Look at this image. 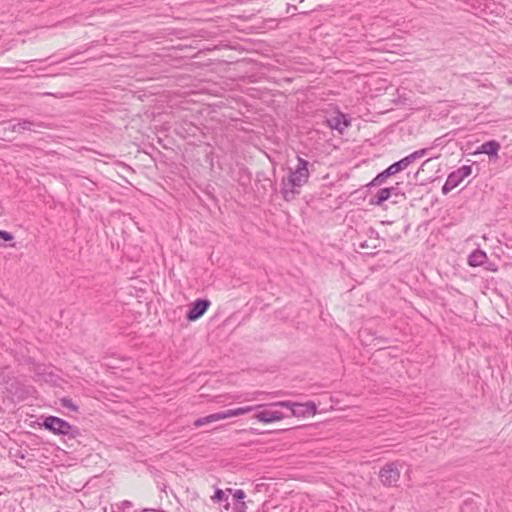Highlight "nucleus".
I'll use <instances>...</instances> for the list:
<instances>
[{"label":"nucleus","instance_id":"obj_1","mask_svg":"<svg viewBox=\"0 0 512 512\" xmlns=\"http://www.w3.org/2000/svg\"><path fill=\"white\" fill-rule=\"evenodd\" d=\"M298 164L294 170L289 171L287 178L282 179L281 193L285 201L290 202L300 194L299 188L309 180L308 170L309 162L301 157H297Z\"/></svg>","mask_w":512,"mask_h":512},{"label":"nucleus","instance_id":"obj_2","mask_svg":"<svg viewBox=\"0 0 512 512\" xmlns=\"http://www.w3.org/2000/svg\"><path fill=\"white\" fill-rule=\"evenodd\" d=\"M0 384L5 387L11 398L17 401H23L36 393V389L32 385L19 380L6 370L0 371Z\"/></svg>","mask_w":512,"mask_h":512},{"label":"nucleus","instance_id":"obj_3","mask_svg":"<svg viewBox=\"0 0 512 512\" xmlns=\"http://www.w3.org/2000/svg\"><path fill=\"white\" fill-rule=\"evenodd\" d=\"M428 148H423L413 153L407 155L406 157L400 159L397 162H394L390 166H388L385 170L380 172L372 179L370 183L367 184L368 188L376 187L382 185L389 177L395 175L396 173L406 169L410 164L415 162L417 159L425 156L428 152Z\"/></svg>","mask_w":512,"mask_h":512},{"label":"nucleus","instance_id":"obj_4","mask_svg":"<svg viewBox=\"0 0 512 512\" xmlns=\"http://www.w3.org/2000/svg\"><path fill=\"white\" fill-rule=\"evenodd\" d=\"M41 426L55 435H61L68 439H77L82 435L77 426L71 425L66 420L57 416H46L43 418Z\"/></svg>","mask_w":512,"mask_h":512},{"label":"nucleus","instance_id":"obj_5","mask_svg":"<svg viewBox=\"0 0 512 512\" xmlns=\"http://www.w3.org/2000/svg\"><path fill=\"white\" fill-rule=\"evenodd\" d=\"M50 125L46 122L31 119H20L17 123L12 121L3 122L0 124V133L12 132L23 133L24 131L41 132V130L49 129Z\"/></svg>","mask_w":512,"mask_h":512},{"label":"nucleus","instance_id":"obj_6","mask_svg":"<svg viewBox=\"0 0 512 512\" xmlns=\"http://www.w3.org/2000/svg\"><path fill=\"white\" fill-rule=\"evenodd\" d=\"M270 408L280 407L286 408L289 413V417H306L310 415H314L317 411L316 404L312 401H308L306 403H298L292 401H278L268 405Z\"/></svg>","mask_w":512,"mask_h":512},{"label":"nucleus","instance_id":"obj_7","mask_svg":"<svg viewBox=\"0 0 512 512\" xmlns=\"http://www.w3.org/2000/svg\"><path fill=\"white\" fill-rule=\"evenodd\" d=\"M400 467L398 461L385 464L379 471L380 482L385 487H396L400 480Z\"/></svg>","mask_w":512,"mask_h":512},{"label":"nucleus","instance_id":"obj_8","mask_svg":"<svg viewBox=\"0 0 512 512\" xmlns=\"http://www.w3.org/2000/svg\"><path fill=\"white\" fill-rule=\"evenodd\" d=\"M208 299H197L195 300L189 310L186 313V319L188 321H196L201 318L210 306Z\"/></svg>","mask_w":512,"mask_h":512},{"label":"nucleus","instance_id":"obj_9","mask_svg":"<svg viewBox=\"0 0 512 512\" xmlns=\"http://www.w3.org/2000/svg\"><path fill=\"white\" fill-rule=\"evenodd\" d=\"M289 415L287 413H284L280 410H271V409H265L258 411L254 418L257 419L260 422L263 423H272L275 421H280L284 418H288Z\"/></svg>","mask_w":512,"mask_h":512},{"label":"nucleus","instance_id":"obj_10","mask_svg":"<svg viewBox=\"0 0 512 512\" xmlns=\"http://www.w3.org/2000/svg\"><path fill=\"white\" fill-rule=\"evenodd\" d=\"M330 128L338 130L342 133L346 128L351 125V119L348 115L337 112L336 115L327 119Z\"/></svg>","mask_w":512,"mask_h":512},{"label":"nucleus","instance_id":"obj_11","mask_svg":"<svg viewBox=\"0 0 512 512\" xmlns=\"http://www.w3.org/2000/svg\"><path fill=\"white\" fill-rule=\"evenodd\" d=\"M501 148V145L496 140H489L481 144L474 154H487L490 159H498V152Z\"/></svg>","mask_w":512,"mask_h":512},{"label":"nucleus","instance_id":"obj_12","mask_svg":"<svg viewBox=\"0 0 512 512\" xmlns=\"http://www.w3.org/2000/svg\"><path fill=\"white\" fill-rule=\"evenodd\" d=\"M462 181H463V179L457 173L456 170L451 172L448 175L444 185L442 186V193L444 195L448 194L450 191H452L454 188H456Z\"/></svg>","mask_w":512,"mask_h":512},{"label":"nucleus","instance_id":"obj_13","mask_svg":"<svg viewBox=\"0 0 512 512\" xmlns=\"http://www.w3.org/2000/svg\"><path fill=\"white\" fill-rule=\"evenodd\" d=\"M392 196V190L386 188H381L377 191V193L369 200L371 205L381 206L385 201H387Z\"/></svg>","mask_w":512,"mask_h":512},{"label":"nucleus","instance_id":"obj_14","mask_svg":"<svg viewBox=\"0 0 512 512\" xmlns=\"http://www.w3.org/2000/svg\"><path fill=\"white\" fill-rule=\"evenodd\" d=\"M487 260V254L480 250H474L468 257V264L472 267L483 265Z\"/></svg>","mask_w":512,"mask_h":512},{"label":"nucleus","instance_id":"obj_15","mask_svg":"<svg viewBox=\"0 0 512 512\" xmlns=\"http://www.w3.org/2000/svg\"><path fill=\"white\" fill-rule=\"evenodd\" d=\"M223 419H224L223 412H217V413H213V414H210V415H207V416L200 417V418L196 419L194 421L193 425L196 428H198V427H201V426H204V425H208V424H211V423H214L216 421L223 420Z\"/></svg>","mask_w":512,"mask_h":512},{"label":"nucleus","instance_id":"obj_16","mask_svg":"<svg viewBox=\"0 0 512 512\" xmlns=\"http://www.w3.org/2000/svg\"><path fill=\"white\" fill-rule=\"evenodd\" d=\"M261 407H263V405L246 406V407H239V408H235V409H228V410L222 411V412L224 415V419H226V418L235 417V416L249 413V412L256 410L258 408H261Z\"/></svg>","mask_w":512,"mask_h":512},{"label":"nucleus","instance_id":"obj_17","mask_svg":"<svg viewBox=\"0 0 512 512\" xmlns=\"http://www.w3.org/2000/svg\"><path fill=\"white\" fill-rule=\"evenodd\" d=\"M212 500L214 502H221L224 501L223 508L225 510H229L231 508L230 503L228 501V497L225 495V492L222 489L217 488L214 492V495L212 496Z\"/></svg>","mask_w":512,"mask_h":512},{"label":"nucleus","instance_id":"obj_18","mask_svg":"<svg viewBox=\"0 0 512 512\" xmlns=\"http://www.w3.org/2000/svg\"><path fill=\"white\" fill-rule=\"evenodd\" d=\"M60 401H61V405L63 407H65L71 411L77 412L79 409V407L76 404H74V402L70 398L64 397Z\"/></svg>","mask_w":512,"mask_h":512},{"label":"nucleus","instance_id":"obj_19","mask_svg":"<svg viewBox=\"0 0 512 512\" xmlns=\"http://www.w3.org/2000/svg\"><path fill=\"white\" fill-rule=\"evenodd\" d=\"M456 171L461 176V178L464 180L465 178H467L468 176L471 175L472 167L469 165H464V166L458 168Z\"/></svg>","mask_w":512,"mask_h":512},{"label":"nucleus","instance_id":"obj_20","mask_svg":"<svg viewBox=\"0 0 512 512\" xmlns=\"http://www.w3.org/2000/svg\"><path fill=\"white\" fill-rule=\"evenodd\" d=\"M246 497V493L242 489H237L233 493L234 503L243 502Z\"/></svg>","mask_w":512,"mask_h":512},{"label":"nucleus","instance_id":"obj_21","mask_svg":"<svg viewBox=\"0 0 512 512\" xmlns=\"http://www.w3.org/2000/svg\"><path fill=\"white\" fill-rule=\"evenodd\" d=\"M234 512H247V502L234 503Z\"/></svg>","mask_w":512,"mask_h":512},{"label":"nucleus","instance_id":"obj_22","mask_svg":"<svg viewBox=\"0 0 512 512\" xmlns=\"http://www.w3.org/2000/svg\"><path fill=\"white\" fill-rule=\"evenodd\" d=\"M33 371H34V373H35L37 376H43V375H45V373H46L45 365H42V364H36V365L34 366Z\"/></svg>","mask_w":512,"mask_h":512},{"label":"nucleus","instance_id":"obj_23","mask_svg":"<svg viewBox=\"0 0 512 512\" xmlns=\"http://www.w3.org/2000/svg\"><path fill=\"white\" fill-rule=\"evenodd\" d=\"M0 239H3L5 241H12L14 239V236L12 233L8 231L0 230Z\"/></svg>","mask_w":512,"mask_h":512},{"label":"nucleus","instance_id":"obj_24","mask_svg":"<svg viewBox=\"0 0 512 512\" xmlns=\"http://www.w3.org/2000/svg\"><path fill=\"white\" fill-rule=\"evenodd\" d=\"M399 183L396 184V186L387 187L389 190H392V195L398 196V195H404L400 192Z\"/></svg>","mask_w":512,"mask_h":512},{"label":"nucleus","instance_id":"obj_25","mask_svg":"<svg viewBox=\"0 0 512 512\" xmlns=\"http://www.w3.org/2000/svg\"><path fill=\"white\" fill-rule=\"evenodd\" d=\"M133 506L132 502L129 501V500H124L122 503H121V508L122 509H128V508H131Z\"/></svg>","mask_w":512,"mask_h":512},{"label":"nucleus","instance_id":"obj_26","mask_svg":"<svg viewBox=\"0 0 512 512\" xmlns=\"http://www.w3.org/2000/svg\"><path fill=\"white\" fill-rule=\"evenodd\" d=\"M430 160H431V159H428V160L424 161V162L421 164V166H420L419 170L417 171V173L415 174V176H417V175H418V173H419L421 170H424V166H425V165H426Z\"/></svg>","mask_w":512,"mask_h":512},{"label":"nucleus","instance_id":"obj_27","mask_svg":"<svg viewBox=\"0 0 512 512\" xmlns=\"http://www.w3.org/2000/svg\"><path fill=\"white\" fill-rule=\"evenodd\" d=\"M7 72H14V71H24L23 68L15 67V68H8L6 69Z\"/></svg>","mask_w":512,"mask_h":512},{"label":"nucleus","instance_id":"obj_28","mask_svg":"<svg viewBox=\"0 0 512 512\" xmlns=\"http://www.w3.org/2000/svg\"><path fill=\"white\" fill-rule=\"evenodd\" d=\"M369 233H370V235H371V236H372V235H375L376 239H378V235H379V234H378V232H377L375 229L370 228V229H369Z\"/></svg>","mask_w":512,"mask_h":512},{"label":"nucleus","instance_id":"obj_29","mask_svg":"<svg viewBox=\"0 0 512 512\" xmlns=\"http://www.w3.org/2000/svg\"><path fill=\"white\" fill-rule=\"evenodd\" d=\"M369 247H371V246L367 243V241L360 243V248H362V249H366Z\"/></svg>","mask_w":512,"mask_h":512},{"label":"nucleus","instance_id":"obj_30","mask_svg":"<svg viewBox=\"0 0 512 512\" xmlns=\"http://www.w3.org/2000/svg\"><path fill=\"white\" fill-rule=\"evenodd\" d=\"M9 247H15L14 243L9 244Z\"/></svg>","mask_w":512,"mask_h":512},{"label":"nucleus","instance_id":"obj_31","mask_svg":"<svg viewBox=\"0 0 512 512\" xmlns=\"http://www.w3.org/2000/svg\"><path fill=\"white\" fill-rule=\"evenodd\" d=\"M226 491H228L229 493L232 492V489L231 488H228Z\"/></svg>","mask_w":512,"mask_h":512},{"label":"nucleus","instance_id":"obj_32","mask_svg":"<svg viewBox=\"0 0 512 512\" xmlns=\"http://www.w3.org/2000/svg\"><path fill=\"white\" fill-rule=\"evenodd\" d=\"M158 512H166V511H164V510H159Z\"/></svg>","mask_w":512,"mask_h":512}]
</instances>
